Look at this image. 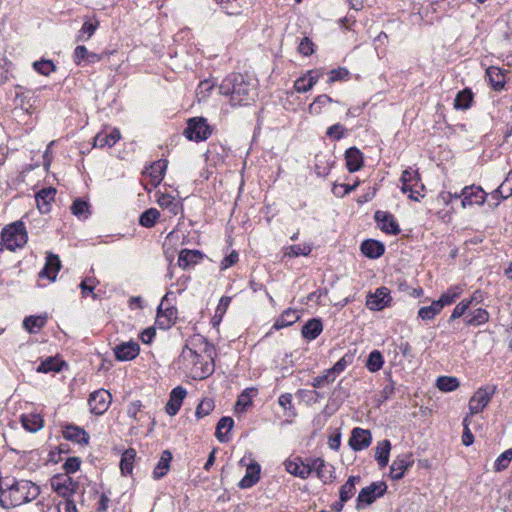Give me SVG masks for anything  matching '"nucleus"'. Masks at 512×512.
I'll return each mask as SVG.
<instances>
[{
  "instance_id": "36",
  "label": "nucleus",
  "mask_w": 512,
  "mask_h": 512,
  "mask_svg": "<svg viewBox=\"0 0 512 512\" xmlns=\"http://www.w3.org/2000/svg\"><path fill=\"white\" fill-rule=\"evenodd\" d=\"M360 476H350L347 481L340 487L339 499L342 502L349 501L356 492V483L360 482Z\"/></svg>"
},
{
  "instance_id": "59",
  "label": "nucleus",
  "mask_w": 512,
  "mask_h": 512,
  "mask_svg": "<svg viewBox=\"0 0 512 512\" xmlns=\"http://www.w3.org/2000/svg\"><path fill=\"white\" fill-rule=\"evenodd\" d=\"M336 377L334 374L330 371V369H327L323 372L322 375H319L313 379L312 386L314 388H321L325 384L334 382Z\"/></svg>"
},
{
  "instance_id": "2",
  "label": "nucleus",
  "mask_w": 512,
  "mask_h": 512,
  "mask_svg": "<svg viewBox=\"0 0 512 512\" xmlns=\"http://www.w3.org/2000/svg\"><path fill=\"white\" fill-rule=\"evenodd\" d=\"M222 95L230 97L232 105H246L257 96L256 85L240 73H233L223 79L219 86Z\"/></svg>"
},
{
  "instance_id": "62",
  "label": "nucleus",
  "mask_w": 512,
  "mask_h": 512,
  "mask_svg": "<svg viewBox=\"0 0 512 512\" xmlns=\"http://www.w3.org/2000/svg\"><path fill=\"white\" fill-rule=\"evenodd\" d=\"M213 87L214 84L210 80L201 81L196 89V97L198 100L206 99L210 95Z\"/></svg>"
},
{
  "instance_id": "42",
  "label": "nucleus",
  "mask_w": 512,
  "mask_h": 512,
  "mask_svg": "<svg viewBox=\"0 0 512 512\" xmlns=\"http://www.w3.org/2000/svg\"><path fill=\"white\" fill-rule=\"evenodd\" d=\"M256 393L254 388L245 389L238 397L235 404L236 412H244L247 407L252 405V396Z\"/></svg>"
},
{
  "instance_id": "5",
  "label": "nucleus",
  "mask_w": 512,
  "mask_h": 512,
  "mask_svg": "<svg viewBox=\"0 0 512 512\" xmlns=\"http://www.w3.org/2000/svg\"><path fill=\"white\" fill-rule=\"evenodd\" d=\"M400 181L402 183L401 191L408 194L411 200L419 201L424 197L423 191L424 184L421 182L420 175L417 170L411 168L405 169L402 172Z\"/></svg>"
},
{
  "instance_id": "33",
  "label": "nucleus",
  "mask_w": 512,
  "mask_h": 512,
  "mask_svg": "<svg viewBox=\"0 0 512 512\" xmlns=\"http://www.w3.org/2000/svg\"><path fill=\"white\" fill-rule=\"evenodd\" d=\"M21 422H22L23 428L26 431L32 432V433L39 431L43 427V424H44L43 418L39 414H33V413L23 414L21 416Z\"/></svg>"
},
{
  "instance_id": "32",
  "label": "nucleus",
  "mask_w": 512,
  "mask_h": 512,
  "mask_svg": "<svg viewBox=\"0 0 512 512\" xmlns=\"http://www.w3.org/2000/svg\"><path fill=\"white\" fill-rule=\"evenodd\" d=\"M120 138L121 135L118 129H113L109 134L100 132L94 138V146L100 148L112 147Z\"/></svg>"
},
{
  "instance_id": "46",
  "label": "nucleus",
  "mask_w": 512,
  "mask_h": 512,
  "mask_svg": "<svg viewBox=\"0 0 512 512\" xmlns=\"http://www.w3.org/2000/svg\"><path fill=\"white\" fill-rule=\"evenodd\" d=\"M70 210L79 219H87L90 215L89 203L82 199H76L72 203Z\"/></svg>"
},
{
  "instance_id": "30",
  "label": "nucleus",
  "mask_w": 512,
  "mask_h": 512,
  "mask_svg": "<svg viewBox=\"0 0 512 512\" xmlns=\"http://www.w3.org/2000/svg\"><path fill=\"white\" fill-rule=\"evenodd\" d=\"M166 168L167 161L160 159L153 162L150 167L146 169V173L151 177L153 185L156 186L163 180Z\"/></svg>"
},
{
  "instance_id": "26",
  "label": "nucleus",
  "mask_w": 512,
  "mask_h": 512,
  "mask_svg": "<svg viewBox=\"0 0 512 512\" xmlns=\"http://www.w3.org/2000/svg\"><path fill=\"white\" fill-rule=\"evenodd\" d=\"M203 258L199 250L182 249L178 256V265L182 269L195 266Z\"/></svg>"
},
{
  "instance_id": "51",
  "label": "nucleus",
  "mask_w": 512,
  "mask_h": 512,
  "mask_svg": "<svg viewBox=\"0 0 512 512\" xmlns=\"http://www.w3.org/2000/svg\"><path fill=\"white\" fill-rule=\"evenodd\" d=\"M441 305L440 303L435 300L431 303L429 306L421 307L418 311V317L422 320H431L433 319L437 314L441 312Z\"/></svg>"
},
{
  "instance_id": "9",
  "label": "nucleus",
  "mask_w": 512,
  "mask_h": 512,
  "mask_svg": "<svg viewBox=\"0 0 512 512\" xmlns=\"http://www.w3.org/2000/svg\"><path fill=\"white\" fill-rule=\"evenodd\" d=\"M53 490L63 498H71L78 488V482L67 474H57L51 480Z\"/></svg>"
},
{
  "instance_id": "17",
  "label": "nucleus",
  "mask_w": 512,
  "mask_h": 512,
  "mask_svg": "<svg viewBox=\"0 0 512 512\" xmlns=\"http://www.w3.org/2000/svg\"><path fill=\"white\" fill-rule=\"evenodd\" d=\"M56 189L53 187L43 188L35 195L37 208L42 214H47L51 210V203L54 201Z\"/></svg>"
},
{
  "instance_id": "49",
  "label": "nucleus",
  "mask_w": 512,
  "mask_h": 512,
  "mask_svg": "<svg viewBox=\"0 0 512 512\" xmlns=\"http://www.w3.org/2000/svg\"><path fill=\"white\" fill-rule=\"evenodd\" d=\"M136 457V452L134 449H127L121 458L120 468L124 475H128L132 472L133 469V461Z\"/></svg>"
},
{
  "instance_id": "31",
  "label": "nucleus",
  "mask_w": 512,
  "mask_h": 512,
  "mask_svg": "<svg viewBox=\"0 0 512 512\" xmlns=\"http://www.w3.org/2000/svg\"><path fill=\"white\" fill-rule=\"evenodd\" d=\"M323 325L320 319L313 318L308 320L302 327V336L311 341L316 339L322 332Z\"/></svg>"
},
{
  "instance_id": "43",
  "label": "nucleus",
  "mask_w": 512,
  "mask_h": 512,
  "mask_svg": "<svg viewBox=\"0 0 512 512\" xmlns=\"http://www.w3.org/2000/svg\"><path fill=\"white\" fill-rule=\"evenodd\" d=\"M473 94L470 89L459 91L454 100V107L458 110H465L471 106Z\"/></svg>"
},
{
  "instance_id": "61",
  "label": "nucleus",
  "mask_w": 512,
  "mask_h": 512,
  "mask_svg": "<svg viewBox=\"0 0 512 512\" xmlns=\"http://www.w3.org/2000/svg\"><path fill=\"white\" fill-rule=\"evenodd\" d=\"M497 192L500 193L502 199H507L512 196V171L509 172L505 180L497 188Z\"/></svg>"
},
{
  "instance_id": "23",
  "label": "nucleus",
  "mask_w": 512,
  "mask_h": 512,
  "mask_svg": "<svg viewBox=\"0 0 512 512\" xmlns=\"http://www.w3.org/2000/svg\"><path fill=\"white\" fill-rule=\"evenodd\" d=\"M261 467L254 462L247 466L244 477L238 483L241 489H248L254 486L260 479Z\"/></svg>"
},
{
  "instance_id": "54",
  "label": "nucleus",
  "mask_w": 512,
  "mask_h": 512,
  "mask_svg": "<svg viewBox=\"0 0 512 512\" xmlns=\"http://www.w3.org/2000/svg\"><path fill=\"white\" fill-rule=\"evenodd\" d=\"M311 251L312 247L308 244L291 245L285 249L284 255L287 257L308 256Z\"/></svg>"
},
{
  "instance_id": "63",
  "label": "nucleus",
  "mask_w": 512,
  "mask_h": 512,
  "mask_svg": "<svg viewBox=\"0 0 512 512\" xmlns=\"http://www.w3.org/2000/svg\"><path fill=\"white\" fill-rule=\"evenodd\" d=\"M469 425H470V415H467L463 419L464 431L462 434V444L465 446H470L474 442V436L469 428Z\"/></svg>"
},
{
  "instance_id": "15",
  "label": "nucleus",
  "mask_w": 512,
  "mask_h": 512,
  "mask_svg": "<svg viewBox=\"0 0 512 512\" xmlns=\"http://www.w3.org/2000/svg\"><path fill=\"white\" fill-rule=\"evenodd\" d=\"M372 434L369 430L356 427L352 430L349 445L354 451H361L370 446Z\"/></svg>"
},
{
  "instance_id": "52",
  "label": "nucleus",
  "mask_w": 512,
  "mask_h": 512,
  "mask_svg": "<svg viewBox=\"0 0 512 512\" xmlns=\"http://www.w3.org/2000/svg\"><path fill=\"white\" fill-rule=\"evenodd\" d=\"M354 361V353L347 352L340 358L333 367L329 368L335 377L342 373L347 366L351 365Z\"/></svg>"
},
{
  "instance_id": "22",
  "label": "nucleus",
  "mask_w": 512,
  "mask_h": 512,
  "mask_svg": "<svg viewBox=\"0 0 512 512\" xmlns=\"http://www.w3.org/2000/svg\"><path fill=\"white\" fill-rule=\"evenodd\" d=\"M162 305L161 303L157 310L156 324L161 329H168L177 319V309L175 307H169L162 310Z\"/></svg>"
},
{
  "instance_id": "40",
  "label": "nucleus",
  "mask_w": 512,
  "mask_h": 512,
  "mask_svg": "<svg viewBox=\"0 0 512 512\" xmlns=\"http://www.w3.org/2000/svg\"><path fill=\"white\" fill-rule=\"evenodd\" d=\"M157 202L161 208L167 209L172 215H177L182 209L179 201L169 194L160 195Z\"/></svg>"
},
{
  "instance_id": "12",
  "label": "nucleus",
  "mask_w": 512,
  "mask_h": 512,
  "mask_svg": "<svg viewBox=\"0 0 512 512\" xmlns=\"http://www.w3.org/2000/svg\"><path fill=\"white\" fill-rule=\"evenodd\" d=\"M310 473L314 471L317 477L324 483L329 484L335 481V468L322 458H315L309 461Z\"/></svg>"
},
{
  "instance_id": "18",
  "label": "nucleus",
  "mask_w": 512,
  "mask_h": 512,
  "mask_svg": "<svg viewBox=\"0 0 512 512\" xmlns=\"http://www.w3.org/2000/svg\"><path fill=\"white\" fill-rule=\"evenodd\" d=\"M187 391L185 388L181 386L175 387L171 393L169 401L167 402L165 406V411L168 415L174 416L178 413L183 399L186 397Z\"/></svg>"
},
{
  "instance_id": "21",
  "label": "nucleus",
  "mask_w": 512,
  "mask_h": 512,
  "mask_svg": "<svg viewBox=\"0 0 512 512\" xmlns=\"http://www.w3.org/2000/svg\"><path fill=\"white\" fill-rule=\"evenodd\" d=\"M346 167L349 172L359 171L364 164L363 153L357 147H350L345 152Z\"/></svg>"
},
{
  "instance_id": "13",
  "label": "nucleus",
  "mask_w": 512,
  "mask_h": 512,
  "mask_svg": "<svg viewBox=\"0 0 512 512\" xmlns=\"http://www.w3.org/2000/svg\"><path fill=\"white\" fill-rule=\"evenodd\" d=\"M374 219L378 227L387 234L398 235L401 232L399 224L390 212L378 210L374 214Z\"/></svg>"
},
{
  "instance_id": "7",
  "label": "nucleus",
  "mask_w": 512,
  "mask_h": 512,
  "mask_svg": "<svg viewBox=\"0 0 512 512\" xmlns=\"http://www.w3.org/2000/svg\"><path fill=\"white\" fill-rule=\"evenodd\" d=\"M212 131L207 124V120L203 117H194L188 120L187 127L184 130V135L192 141H204Z\"/></svg>"
},
{
  "instance_id": "53",
  "label": "nucleus",
  "mask_w": 512,
  "mask_h": 512,
  "mask_svg": "<svg viewBox=\"0 0 512 512\" xmlns=\"http://www.w3.org/2000/svg\"><path fill=\"white\" fill-rule=\"evenodd\" d=\"M332 102H334V100L330 96L326 94L319 95L314 99L313 103L309 105L308 111L312 115H319L322 112V107Z\"/></svg>"
},
{
  "instance_id": "3",
  "label": "nucleus",
  "mask_w": 512,
  "mask_h": 512,
  "mask_svg": "<svg viewBox=\"0 0 512 512\" xmlns=\"http://www.w3.org/2000/svg\"><path fill=\"white\" fill-rule=\"evenodd\" d=\"M178 362L185 370H189L195 379L206 378L214 371L213 360L203 361V357L188 345L183 347Z\"/></svg>"
},
{
  "instance_id": "6",
  "label": "nucleus",
  "mask_w": 512,
  "mask_h": 512,
  "mask_svg": "<svg viewBox=\"0 0 512 512\" xmlns=\"http://www.w3.org/2000/svg\"><path fill=\"white\" fill-rule=\"evenodd\" d=\"M387 491V484L384 481L371 483L360 490L356 499V509L361 510L371 505L377 498L382 497Z\"/></svg>"
},
{
  "instance_id": "1",
  "label": "nucleus",
  "mask_w": 512,
  "mask_h": 512,
  "mask_svg": "<svg viewBox=\"0 0 512 512\" xmlns=\"http://www.w3.org/2000/svg\"><path fill=\"white\" fill-rule=\"evenodd\" d=\"M39 494V486L29 480H17L10 476L0 479V505L5 509L31 502Z\"/></svg>"
},
{
  "instance_id": "35",
  "label": "nucleus",
  "mask_w": 512,
  "mask_h": 512,
  "mask_svg": "<svg viewBox=\"0 0 512 512\" xmlns=\"http://www.w3.org/2000/svg\"><path fill=\"white\" fill-rule=\"evenodd\" d=\"M375 450V459L377 460L379 467L382 469L386 467L389 462V455L391 450L390 441L385 439L378 442Z\"/></svg>"
},
{
  "instance_id": "24",
  "label": "nucleus",
  "mask_w": 512,
  "mask_h": 512,
  "mask_svg": "<svg viewBox=\"0 0 512 512\" xmlns=\"http://www.w3.org/2000/svg\"><path fill=\"white\" fill-rule=\"evenodd\" d=\"M360 249L361 252L370 259H377L385 252L384 244L374 239H367L363 241Z\"/></svg>"
},
{
  "instance_id": "38",
  "label": "nucleus",
  "mask_w": 512,
  "mask_h": 512,
  "mask_svg": "<svg viewBox=\"0 0 512 512\" xmlns=\"http://www.w3.org/2000/svg\"><path fill=\"white\" fill-rule=\"evenodd\" d=\"M172 454L168 450H164L161 454L160 460L153 470V477L160 479L165 476L169 470Z\"/></svg>"
},
{
  "instance_id": "4",
  "label": "nucleus",
  "mask_w": 512,
  "mask_h": 512,
  "mask_svg": "<svg viewBox=\"0 0 512 512\" xmlns=\"http://www.w3.org/2000/svg\"><path fill=\"white\" fill-rule=\"evenodd\" d=\"M1 240L4 247L10 251L23 248L28 241V234L25 224L22 221H16L6 225L1 232Z\"/></svg>"
},
{
  "instance_id": "14",
  "label": "nucleus",
  "mask_w": 512,
  "mask_h": 512,
  "mask_svg": "<svg viewBox=\"0 0 512 512\" xmlns=\"http://www.w3.org/2000/svg\"><path fill=\"white\" fill-rule=\"evenodd\" d=\"M414 464V459L411 453H403L398 455L392 462L390 467V477L393 480H400L403 478L405 472Z\"/></svg>"
},
{
  "instance_id": "25",
  "label": "nucleus",
  "mask_w": 512,
  "mask_h": 512,
  "mask_svg": "<svg viewBox=\"0 0 512 512\" xmlns=\"http://www.w3.org/2000/svg\"><path fill=\"white\" fill-rule=\"evenodd\" d=\"M65 439L76 442L80 445H87L89 442V435L83 429L75 425H66L63 430Z\"/></svg>"
},
{
  "instance_id": "55",
  "label": "nucleus",
  "mask_w": 512,
  "mask_h": 512,
  "mask_svg": "<svg viewBox=\"0 0 512 512\" xmlns=\"http://www.w3.org/2000/svg\"><path fill=\"white\" fill-rule=\"evenodd\" d=\"M512 461V448L505 450L502 454L498 456L494 463L495 471L499 472L505 470L510 462Z\"/></svg>"
},
{
  "instance_id": "56",
  "label": "nucleus",
  "mask_w": 512,
  "mask_h": 512,
  "mask_svg": "<svg viewBox=\"0 0 512 512\" xmlns=\"http://www.w3.org/2000/svg\"><path fill=\"white\" fill-rule=\"evenodd\" d=\"M214 407V401L210 398H205L198 404L195 415L197 418L205 417L213 411Z\"/></svg>"
},
{
  "instance_id": "19",
  "label": "nucleus",
  "mask_w": 512,
  "mask_h": 512,
  "mask_svg": "<svg viewBox=\"0 0 512 512\" xmlns=\"http://www.w3.org/2000/svg\"><path fill=\"white\" fill-rule=\"evenodd\" d=\"M285 469L288 473L302 479H306L310 475L309 462L304 463L301 458L287 459L284 462Z\"/></svg>"
},
{
  "instance_id": "11",
  "label": "nucleus",
  "mask_w": 512,
  "mask_h": 512,
  "mask_svg": "<svg viewBox=\"0 0 512 512\" xmlns=\"http://www.w3.org/2000/svg\"><path fill=\"white\" fill-rule=\"evenodd\" d=\"M461 195L463 196L461 201L463 209L473 205H483L487 197V193L480 186L476 185L465 186L461 190Z\"/></svg>"
},
{
  "instance_id": "47",
  "label": "nucleus",
  "mask_w": 512,
  "mask_h": 512,
  "mask_svg": "<svg viewBox=\"0 0 512 512\" xmlns=\"http://www.w3.org/2000/svg\"><path fill=\"white\" fill-rule=\"evenodd\" d=\"M159 217V211L156 208H150L140 215L139 224L143 227L151 228L156 224Z\"/></svg>"
},
{
  "instance_id": "16",
  "label": "nucleus",
  "mask_w": 512,
  "mask_h": 512,
  "mask_svg": "<svg viewBox=\"0 0 512 512\" xmlns=\"http://www.w3.org/2000/svg\"><path fill=\"white\" fill-rule=\"evenodd\" d=\"M140 347L136 342H124L114 348L115 357L119 361H129L136 358Z\"/></svg>"
},
{
  "instance_id": "34",
  "label": "nucleus",
  "mask_w": 512,
  "mask_h": 512,
  "mask_svg": "<svg viewBox=\"0 0 512 512\" xmlns=\"http://www.w3.org/2000/svg\"><path fill=\"white\" fill-rule=\"evenodd\" d=\"M234 420L231 417H222L216 426V438L221 442L225 443L229 441L228 433L233 428Z\"/></svg>"
},
{
  "instance_id": "28",
  "label": "nucleus",
  "mask_w": 512,
  "mask_h": 512,
  "mask_svg": "<svg viewBox=\"0 0 512 512\" xmlns=\"http://www.w3.org/2000/svg\"><path fill=\"white\" fill-rule=\"evenodd\" d=\"M486 77L493 90L500 91L504 88L506 79L503 71L500 68L495 66L489 67L486 70Z\"/></svg>"
},
{
  "instance_id": "60",
  "label": "nucleus",
  "mask_w": 512,
  "mask_h": 512,
  "mask_svg": "<svg viewBox=\"0 0 512 512\" xmlns=\"http://www.w3.org/2000/svg\"><path fill=\"white\" fill-rule=\"evenodd\" d=\"M228 14H238L241 8V0H215Z\"/></svg>"
},
{
  "instance_id": "10",
  "label": "nucleus",
  "mask_w": 512,
  "mask_h": 512,
  "mask_svg": "<svg viewBox=\"0 0 512 512\" xmlns=\"http://www.w3.org/2000/svg\"><path fill=\"white\" fill-rule=\"evenodd\" d=\"M111 400L112 396L107 390L99 389L97 391H94L93 393L90 394V397L88 399V404L91 413L95 415L104 414L109 408Z\"/></svg>"
},
{
  "instance_id": "45",
  "label": "nucleus",
  "mask_w": 512,
  "mask_h": 512,
  "mask_svg": "<svg viewBox=\"0 0 512 512\" xmlns=\"http://www.w3.org/2000/svg\"><path fill=\"white\" fill-rule=\"evenodd\" d=\"M61 362L55 357H48L45 360L41 361L39 366L36 368L38 373H49V372H59L61 370Z\"/></svg>"
},
{
  "instance_id": "27",
  "label": "nucleus",
  "mask_w": 512,
  "mask_h": 512,
  "mask_svg": "<svg viewBox=\"0 0 512 512\" xmlns=\"http://www.w3.org/2000/svg\"><path fill=\"white\" fill-rule=\"evenodd\" d=\"M61 268V261L57 255L49 254L46 258V264L40 272L41 277H47L51 281L56 279V275Z\"/></svg>"
},
{
  "instance_id": "39",
  "label": "nucleus",
  "mask_w": 512,
  "mask_h": 512,
  "mask_svg": "<svg viewBox=\"0 0 512 512\" xmlns=\"http://www.w3.org/2000/svg\"><path fill=\"white\" fill-rule=\"evenodd\" d=\"M462 292L463 289L461 286H451L436 301L438 302V304L440 303L441 309H443L445 306L453 304L456 301V299L460 297Z\"/></svg>"
},
{
  "instance_id": "58",
  "label": "nucleus",
  "mask_w": 512,
  "mask_h": 512,
  "mask_svg": "<svg viewBox=\"0 0 512 512\" xmlns=\"http://www.w3.org/2000/svg\"><path fill=\"white\" fill-rule=\"evenodd\" d=\"M33 68L42 75L48 76L55 70V65L51 60H40L33 63Z\"/></svg>"
},
{
  "instance_id": "48",
  "label": "nucleus",
  "mask_w": 512,
  "mask_h": 512,
  "mask_svg": "<svg viewBox=\"0 0 512 512\" xmlns=\"http://www.w3.org/2000/svg\"><path fill=\"white\" fill-rule=\"evenodd\" d=\"M384 364V358L380 351L373 350L367 359L366 367L370 372H377L379 371Z\"/></svg>"
},
{
  "instance_id": "20",
  "label": "nucleus",
  "mask_w": 512,
  "mask_h": 512,
  "mask_svg": "<svg viewBox=\"0 0 512 512\" xmlns=\"http://www.w3.org/2000/svg\"><path fill=\"white\" fill-rule=\"evenodd\" d=\"M391 300L390 292L386 287L378 288L375 294L367 299V306L371 310H381L385 308Z\"/></svg>"
},
{
  "instance_id": "50",
  "label": "nucleus",
  "mask_w": 512,
  "mask_h": 512,
  "mask_svg": "<svg viewBox=\"0 0 512 512\" xmlns=\"http://www.w3.org/2000/svg\"><path fill=\"white\" fill-rule=\"evenodd\" d=\"M46 323V317L43 316H28L23 321L24 328L30 333H35L41 329Z\"/></svg>"
},
{
  "instance_id": "44",
  "label": "nucleus",
  "mask_w": 512,
  "mask_h": 512,
  "mask_svg": "<svg viewBox=\"0 0 512 512\" xmlns=\"http://www.w3.org/2000/svg\"><path fill=\"white\" fill-rule=\"evenodd\" d=\"M460 383L456 377L440 376L436 381V386L443 392H452L459 387Z\"/></svg>"
},
{
  "instance_id": "57",
  "label": "nucleus",
  "mask_w": 512,
  "mask_h": 512,
  "mask_svg": "<svg viewBox=\"0 0 512 512\" xmlns=\"http://www.w3.org/2000/svg\"><path fill=\"white\" fill-rule=\"evenodd\" d=\"M97 27H98L97 21L96 22H91V21L84 22L79 31L78 40H82V41L88 40L94 34Z\"/></svg>"
},
{
  "instance_id": "8",
  "label": "nucleus",
  "mask_w": 512,
  "mask_h": 512,
  "mask_svg": "<svg viewBox=\"0 0 512 512\" xmlns=\"http://www.w3.org/2000/svg\"><path fill=\"white\" fill-rule=\"evenodd\" d=\"M495 391V386L479 388L469 400V415L471 416L481 412L488 405Z\"/></svg>"
},
{
  "instance_id": "29",
  "label": "nucleus",
  "mask_w": 512,
  "mask_h": 512,
  "mask_svg": "<svg viewBox=\"0 0 512 512\" xmlns=\"http://www.w3.org/2000/svg\"><path fill=\"white\" fill-rule=\"evenodd\" d=\"M489 313L486 309L477 308L466 314L464 321L468 326L477 327L489 321Z\"/></svg>"
},
{
  "instance_id": "41",
  "label": "nucleus",
  "mask_w": 512,
  "mask_h": 512,
  "mask_svg": "<svg viewBox=\"0 0 512 512\" xmlns=\"http://www.w3.org/2000/svg\"><path fill=\"white\" fill-rule=\"evenodd\" d=\"M231 302V297L229 296H222L219 300V303L216 307L215 314L211 319V324L213 327H218L221 323L223 316L225 315L228 306Z\"/></svg>"
},
{
  "instance_id": "64",
  "label": "nucleus",
  "mask_w": 512,
  "mask_h": 512,
  "mask_svg": "<svg viewBox=\"0 0 512 512\" xmlns=\"http://www.w3.org/2000/svg\"><path fill=\"white\" fill-rule=\"evenodd\" d=\"M298 51L304 56H309L314 52V43L308 37H303L299 43Z\"/></svg>"
},
{
  "instance_id": "37",
  "label": "nucleus",
  "mask_w": 512,
  "mask_h": 512,
  "mask_svg": "<svg viewBox=\"0 0 512 512\" xmlns=\"http://www.w3.org/2000/svg\"><path fill=\"white\" fill-rule=\"evenodd\" d=\"M299 318H300V316L298 314V311L289 308V309L285 310L277 318V320L273 324V328L275 330H279V329L288 327V326L294 324L295 322H297L299 320Z\"/></svg>"
}]
</instances>
